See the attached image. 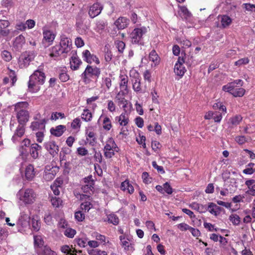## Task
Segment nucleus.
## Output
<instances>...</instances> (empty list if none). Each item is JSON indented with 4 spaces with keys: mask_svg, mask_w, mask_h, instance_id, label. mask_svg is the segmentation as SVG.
I'll use <instances>...</instances> for the list:
<instances>
[{
    "mask_svg": "<svg viewBox=\"0 0 255 255\" xmlns=\"http://www.w3.org/2000/svg\"><path fill=\"white\" fill-rule=\"evenodd\" d=\"M45 74L37 70L30 76L28 82V89L31 92H36L40 89V86L45 82Z\"/></svg>",
    "mask_w": 255,
    "mask_h": 255,
    "instance_id": "f257e3e1",
    "label": "nucleus"
},
{
    "mask_svg": "<svg viewBox=\"0 0 255 255\" xmlns=\"http://www.w3.org/2000/svg\"><path fill=\"white\" fill-rule=\"evenodd\" d=\"M28 103L26 102H19L15 106V110L17 111L16 118L19 125H25L28 121L29 114L27 111L24 109H20L21 108L28 107Z\"/></svg>",
    "mask_w": 255,
    "mask_h": 255,
    "instance_id": "f03ea898",
    "label": "nucleus"
},
{
    "mask_svg": "<svg viewBox=\"0 0 255 255\" xmlns=\"http://www.w3.org/2000/svg\"><path fill=\"white\" fill-rule=\"evenodd\" d=\"M101 73L100 69L96 67L88 65L81 77L85 84H87L91 81L93 77H99Z\"/></svg>",
    "mask_w": 255,
    "mask_h": 255,
    "instance_id": "7ed1b4c3",
    "label": "nucleus"
},
{
    "mask_svg": "<svg viewBox=\"0 0 255 255\" xmlns=\"http://www.w3.org/2000/svg\"><path fill=\"white\" fill-rule=\"evenodd\" d=\"M19 199L25 204H31L36 200L37 195L32 189L27 188L19 191Z\"/></svg>",
    "mask_w": 255,
    "mask_h": 255,
    "instance_id": "20e7f679",
    "label": "nucleus"
},
{
    "mask_svg": "<svg viewBox=\"0 0 255 255\" xmlns=\"http://www.w3.org/2000/svg\"><path fill=\"white\" fill-rule=\"evenodd\" d=\"M147 32L145 27L134 28L130 34L131 42L133 44H141L142 36Z\"/></svg>",
    "mask_w": 255,
    "mask_h": 255,
    "instance_id": "39448f33",
    "label": "nucleus"
},
{
    "mask_svg": "<svg viewBox=\"0 0 255 255\" xmlns=\"http://www.w3.org/2000/svg\"><path fill=\"white\" fill-rule=\"evenodd\" d=\"M119 238L121 245L125 250L129 252H133L135 244L133 239L131 237L120 236Z\"/></svg>",
    "mask_w": 255,
    "mask_h": 255,
    "instance_id": "423d86ee",
    "label": "nucleus"
},
{
    "mask_svg": "<svg viewBox=\"0 0 255 255\" xmlns=\"http://www.w3.org/2000/svg\"><path fill=\"white\" fill-rule=\"evenodd\" d=\"M35 57V55L30 52H25L21 54L18 59V64L20 68L27 67Z\"/></svg>",
    "mask_w": 255,
    "mask_h": 255,
    "instance_id": "0eeeda50",
    "label": "nucleus"
},
{
    "mask_svg": "<svg viewBox=\"0 0 255 255\" xmlns=\"http://www.w3.org/2000/svg\"><path fill=\"white\" fill-rule=\"evenodd\" d=\"M44 146L53 157L58 155L59 146L56 144L54 141L50 140L45 142Z\"/></svg>",
    "mask_w": 255,
    "mask_h": 255,
    "instance_id": "6e6552de",
    "label": "nucleus"
},
{
    "mask_svg": "<svg viewBox=\"0 0 255 255\" xmlns=\"http://www.w3.org/2000/svg\"><path fill=\"white\" fill-rule=\"evenodd\" d=\"M20 227H18L19 232L28 234L32 231H38L40 229L39 224H18Z\"/></svg>",
    "mask_w": 255,
    "mask_h": 255,
    "instance_id": "1a4fd4ad",
    "label": "nucleus"
},
{
    "mask_svg": "<svg viewBox=\"0 0 255 255\" xmlns=\"http://www.w3.org/2000/svg\"><path fill=\"white\" fill-rule=\"evenodd\" d=\"M59 45L60 46V48H62L65 53H67L71 50L72 48L71 40L65 35H62L61 37L60 44Z\"/></svg>",
    "mask_w": 255,
    "mask_h": 255,
    "instance_id": "9d476101",
    "label": "nucleus"
},
{
    "mask_svg": "<svg viewBox=\"0 0 255 255\" xmlns=\"http://www.w3.org/2000/svg\"><path fill=\"white\" fill-rule=\"evenodd\" d=\"M184 61L181 57H179L177 63L175 64L174 71L176 75L182 77L186 72L185 67L183 66Z\"/></svg>",
    "mask_w": 255,
    "mask_h": 255,
    "instance_id": "9b49d317",
    "label": "nucleus"
},
{
    "mask_svg": "<svg viewBox=\"0 0 255 255\" xmlns=\"http://www.w3.org/2000/svg\"><path fill=\"white\" fill-rule=\"evenodd\" d=\"M103 7L99 3H95L91 5L89 10V15L92 18L98 16L101 12Z\"/></svg>",
    "mask_w": 255,
    "mask_h": 255,
    "instance_id": "f8f14e48",
    "label": "nucleus"
},
{
    "mask_svg": "<svg viewBox=\"0 0 255 255\" xmlns=\"http://www.w3.org/2000/svg\"><path fill=\"white\" fill-rule=\"evenodd\" d=\"M82 54L84 60L87 63H92V62H95L97 64L100 63V61L96 56L92 54L88 50H85L83 52Z\"/></svg>",
    "mask_w": 255,
    "mask_h": 255,
    "instance_id": "ddd939ff",
    "label": "nucleus"
},
{
    "mask_svg": "<svg viewBox=\"0 0 255 255\" xmlns=\"http://www.w3.org/2000/svg\"><path fill=\"white\" fill-rule=\"evenodd\" d=\"M46 122L47 120L45 119H42L40 121L33 122L31 124L30 128L33 130H36L38 129L44 130L45 129Z\"/></svg>",
    "mask_w": 255,
    "mask_h": 255,
    "instance_id": "4468645a",
    "label": "nucleus"
},
{
    "mask_svg": "<svg viewBox=\"0 0 255 255\" xmlns=\"http://www.w3.org/2000/svg\"><path fill=\"white\" fill-rule=\"evenodd\" d=\"M25 42V37L21 34L16 37L13 43V47L17 51H20Z\"/></svg>",
    "mask_w": 255,
    "mask_h": 255,
    "instance_id": "2eb2a0df",
    "label": "nucleus"
},
{
    "mask_svg": "<svg viewBox=\"0 0 255 255\" xmlns=\"http://www.w3.org/2000/svg\"><path fill=\"white\" fill-rule=\"evenodd\" d=\"M19 222L20 223L26 222L27 223H37L38 221L35 219L34 218L32 219L30 217L28 213L22 212L21 214V216L19 218Z\"/></svg>",
    "mask_w": 255,
    "mask_h": 255,
    "instance_id": "dca6fc26",
    "label": "nucleus"
},
{
    "mask_svg": "<svg viewBox=\"0 0 255 255\" xmlns=\"http://www.w3.org/2000/svg\"><path fill=\"white\" fill-rule=\"evenodd\" d=\"M62 53H65V52L63 51L62 48H60V46L56 45L51 48L49 55L51 57H53L54 59H56V58L58 57Z\"/></svg>",
    "mask_w": 255,
    "mask_h": 255,
    "instance_id": "f3484780",
    "label": "nucleus"
},
{
    "mask_svg": "<svg viewBox=\"0 0 255 255\" xmlns=\"http://www.w3.org/2000/svg\"><path fill=\"white\" fill-rule=\"evenodd\" d=\"M42 147L37 143H33L30 145L29 153L34 159H36L38 157V151L41 149Z\"/></svg>",
    "mask_w": 255,
    "mask_h": 255,
    "instance_id": "a211bd4d",
    "label": "nucleus"
},
{
    "mask_svg": "<svg viewBox=\"0 0 255 255\" xmlns=\"http://www.w3.org/2000/svg\"><path fill=\"white\" fill-rule=\"evenodd\" d=\"M128 21L129 20L127 18L121 17L115 22V24L118 29H123L127 26Z\"/></svg>",
    "mask_w": 255,
    "mask_h": 255,
    "instance_id": "6ab92c4d",
    "label": "nucleus"
},
{
    "mask_svg": "<svg viewBox=\"0 0 255 255\" xmlns=\"http://www.w3.org/2000/svg\"><path fill=\"white\" fill-rule=\"evenodd\" d=\"M25 178L28 180H32L35 176L34 166L32 164H29L25 170Z\"/></svg>",
    "mask_w": 255,
    "mask_h": 255,
    "instance_id": "aec40b11",
    "label": "nucleus"
},
{
    "mask_svg": "<svg viewBox=\"0 0 255 255\" xmlns=\"http://www.w3.org/2000/svg\"><path fill=\"white\" fill-rule=\"evenodd\" d=\"M116 120H118L120 125L122 126H126L129 122L128 114L127 112H124L121 115L116 118Z\"/></svg>",
    "mask_w": 255,
    "mask_h": 255,
    "instance_id": "412c9836",
    "label": "nucleus"
},
{
    "mask_svg": "<svg viewBox=\"0 0 255 255\" xmlns=\"http://www.w3.org/2000/svg\"><path fill=\"white\" fill-rule=\"evenodd\" d=\"M25 132L24 125H19L17 127L16 130L12 137V140L15 142L17 139V137H21Z\"/></svg>",
    "mask_w": 255,
    "mask_h": 255,
    "instance_id": "4be33fe9",
    "label": "nucleus"
},
{
    "mask_svg": "<svg viewBox=\"0 0 255 255\" xmlns=\"http://www.w3.org/2000/svg\"><path fill=\"white\" fill-rule=\"evenodd\" d=\"M44 40L50 44L55 39V34L50 30H44L43 31Z\"/></svg>",
    "mask_w": 255,
    "mask_h": 255,
    "instance_id": "5701e85b",
    "label": "nucleus"
},
{
    "mask_svg": "<svg viewBox=\"0 0 255 255\" xmlns=\"http://www.w3.org/2000/svg\"><path fill=\"white\" fill-rule=\"evenodd\" d=\"M65 128L64 126L59 125L57 126L55 128H52L50 129V132L52 135L59 137L63 134Z\"/></svg>",
    "mask_w": 255,
    "mask_h": 255,
    "instance_id": "b1692460",
    "label": "nucleus"
},
{
    "mask_svg": "<svg viewBox=\"0 0 255 255\" xmlns=\"http://www.w3.org/2000/svg\"><path fill=\"white\" fill-rule=\"evenodd\" d=\"M70 66L74 70H77L82 63L81 60L77 56H73L70 60Z\"/></svg>",
    "mask_w": 255,
    "mask_h": 255,
    "instance_id": "393cba45",
    "label": "nucleus"
},
{
    "mask_svg": "<svg viewBox=\"0 0 255 255\" xmlns=\"http://www.w3.org/2000/svg\"><path fill=\"white\" fill-rule=\"evenodd\" d=\"M140 80L138 78L135 77L134 81L132 82V88L136 93H144L145 90H142L140 85Z\"/></svg>",
    "mask_w": 255,
    "mask_h": 255,
    "instance_id": "a878e982",
    "label": "nucleus"
},
{
    "mask_svg": "<svg viewBox=\"0 0 255 255\" xmlns=\"http://www.w3.org/2000/svg\"><path fill=\"white\" fill-rule=\"evenodd\" d=\"M118 148L115 142V141L112 138H110L108 141H107L106 144L104 147V150L108 151V150H112L113 149H115V151L116 148Z\"/></svg>",
    "mask_w": 255,
    "mask_h": 255,
    "instance_id": "bb28decb",
    "label": "nucleus"
},
{
    "mask_svg": "<svg viewBox=\"0 0 255 255\" xmlns=\"http://www.w3.org/2000/svg\"><path fill=\"white\" fill-rule=\"evenodd\" d=\"M62 228H63V230L61 232H63L64 235L68 238H72L76 234V231L74 229L71 228H65V226L63 225H62Z\"/></svg>",
    "mask_w": 255,
    "mask_h": 255,
    "instance_id": "cd10ccee",
    "label": "nucleus"
},
{
    "mask_svg": "<svg viewBox=\"0 0 255 255\" xmlns=\"http://www.w3.org/2000/svg\"><path fill=\"white\" fill-rule=\"evenodd\" d=\"M149 59L154 63L155 65H158L160 62V58L154 50H152L149 53Z\"/></svg>",
    "mask_w": 255,
    "mask_h": 255,
    "instance_id": "c85d7f7f",
    "label": "nucleus"
},
{
    "mask_svg": "<svg viewBox=\"0 0 255 255\" xmlns=\"http://www.w3.org/2000/svg\"><path fill=\"white\" fill-rule=\"evenodd\" d=\"M38 255H57L56 253L52 251L51 249L47 246H44L40 250L38 251Z\"/></svg>",
    "mask_w": 255,
    "mask_h": 255,
    "instance_id": "c756f323",
    "label": "nucleus"
},
{
    "mask_svg": "<svg viewBox=\"0 0 255 255\" xmlns=\"http://www.w3.org/2000/svg\"><path fill=\"white\" fill-rule=\"evenodd\" d=\"M231 18L227 15H223L221 16V22L222 26L223 28L228 27L232 23Z\"/></svg>",
    "mask_w": 255,
    "mask_h": 255,
    "instance_id": "7c9ffc66",
    "label": "nucleus"
},
{
    "mask_svg": "<svg viewBox=\"0 0 255 255\" xmlns=\"http://www.w3.org/2000/svg\"><path fill=\"white\" fill-rule=\"evenodd\" d=\"M34 243L35 248H38L41 250L44 247V241L40 236H34Z\"/></svg>",
    "mask_w": 255,
    "mask_h": 255,
    "instance_id": "2f4dec72",
    "label": "nucleus"
},
{
    "mask_svg": "<svg viewBox=\"0 0 255 255\" xmlns=\"http://www.w3.org/2000/svg\"><path fill=\"white\" fill-rule=\"evenodd\" d=\"M92 237L97 240L99 244H104L106 242V238L104 235H101L97 232H94L92 234Z\"/></svg>",
    "mask_w": 255,
    "mask_h": 255,
    "instance_id": "473e14b6",
    "label": "nucleus"
},
{
    "mask_svg": "<svg viewBox=\"0 0 255 255\" xmlns=\"http://www.w3.org/2000/svg\"><path fill=\"white\" fill-rule=\"evenodd\" d=\"M184 61V63H185L188 66H191L195 64V60L192 56L190 55H185V57H182Z\"/></svg>",
    "mask_w": 255,
    "mask_h": 255,
    "instance_id": "72a5a7b5",
    "label": "nucleus"
},
{
    "mask_svg": "<svg viewBox=\"0 0 255 255\" xmlns=\"http://www.w3.org/2000/svg\"><path fill=\"white\" fill-rule=\"evenodd\" d=\"M92 114L88 109H84L83 113L81 115V118L86 122H89L91 120Z\"/></svg>",
    "mask_w": 255,
    "mask_h": 255,
    "instance_id": "f704fd0d",
    "label": "nucleus"
},
{
    "mask_svg": "<svg viewBox=\"0 0 255 255\" xmlns=\"http://www.w3.org/2000/svg\"><path fill=\"white\" fill-rule=\"evenodd\" d=\"M179 8L180 11H179V13L181 16L184 18H187L190 16L191 13L185 6H179Z\"/></svg>",
    "mask_w": 255,
    "mask_h": 255,
    "instance_id": "c9c22d12",
    "label": "nucleus"
},
{
    "mask_svg": "<svg viewBox=\"0 0 255 255\" xmlns=\"http://www.w3.org/2000/svg\"><path fill=\"white\" fill-rule=\"evenodd\" d=\"M128 77H124L122 79L121 81L120 84V87L121 91L122 92H127L128 91Z\"/></svg>",
    "mask_w": 255,
    "mask_h": 255,
    "instance_id": "e433bc0d",
    "label": "nucleus"
},
{
    "mask_svg": "<svg viewBox=\"0 0 255 255\" xmlns=\"http://www.w3.org/2000/svg\"><path fill=\"white\" fill-rule=\"evenodd\" d=\"M71 151V149L68 147L62 148L60 155V162H62L63 160H66L65 155L70 154Z\"/></svg>",
    "mask_w": 255,
    "mask_h": 255,
    "instance_id": "4c0bfd02",
    "label": "nucleus"
},
{
    "mask_svg": "<svg viewBox=\"0 0 255 255\" xmlns=\"http://www.w3.org/2000/svg\"><path fill=\"white\" fill-rule=\"evenodd\" d=\"M245 92L246 90L244 88H236L235 90L233 91L232 95L235 97H241L244 95Z\"/></svg>",
    "mask_w": 255,
    "mask_h": 255,
    "instance_id": "58836bf2",
    "label": "nucleus"
},
{
    "mask_svg": "<svg viewBox=\"0 0 255 255\" xmlns=\"http://www.w3.org/2000/svg\"><path fill=\"white\" fill-rule=\"evenodd\" d=\"M220 243V247L221 248V252L222 253H225L226 252V249L228 246H226L227 244V240L222 236H221V237L219 241Z\"/></svg>",
    "mask_w": 255,
    "mask_h": 255,
    "instance_id": "ea45409f",
    "label": "nucleus"
},
{
    "mask_svg": "<svg viewBox=\"0 0 255 255\" xmlns=\"http://www.w3.org/2000/svg\"><path fill=\"white\" fill-rule=\"evenodd\" d=\"M245 184L252 191L253 195L255 194V180L254 179L247 180Z\"/></svg>",
    "mask_w": 255,
    "mask_h": 255,
    "instance_id": "a19ab883",
    "label": "nucleus"
},
{
    "mask_svg": "<svg viewBox=\"0 0 255 255\" xmlns=\"http://www.w3.org/2000/svg\"><path fill=\"white\" fill-rule=\"evenodd\" d=\"M112 128V124L109 118L106 117L103 121V128L109 130Z\"/></svg>",
    "mask_w": 255,
    "mask_h": 255,
    "instance_id": "79ce46f5",
    "label": "nucleus"
},
{
    "mask_svg": "<svg viewBox=\"0 0 255 255\" xmlns=\"http://www.w3.org/2000/svg\"><path fill=\"white\" fill-rule=\"evenodd\" d=\"M219 208V207L217 206L216 204L213 203H211L208 206L207 210H208L211 213L214 214L215 215H216L217 214V210Z\"/></svg>",
    "mask_w": 255,
    "mask_h": 255,
    "instance_id": "37998d69",
    "label": "nucleus"
},
{
    "mask_svg": "<svg viewBox=\"0 0 255 255\" xmlns=\"http://www.w3.org/2000/svg\"><path fill=\"white\" fill-rule=\"evenodd\" d=\"M92 206V204L90 202H85L80 205L81 210L85 212H88Z\"/></svg>",
    "mask_w": 255,
    "mask_h": 255,
    "instance_id": "c03bdc74",
    "label": "nucleus"
},
{
    "mask_svg": "<svg viewBox=\"0 0 255 255\" xmlns=\"http://www.w3.org/2000/svg\"><path fill=\"white\" fill-rule=\"evenodd\" d=\"M242 120V117L240 115H236V116L231 118L230 121L233 125L237 126L239 124Z\"/></svg>",
    "mask_w": 255,
    "mask_h": 255,
    "instance_id": "a18cd8bd",
    "label": "nucleus"
},
{
    "mask_svg": "<svg viewBox=\"0 0 255 255\" xmlns=\"http://www.w3.org/2000/svg\"><path fill=\"white\" fill-rule=\"evenodd\" d=\"M222 255H237V252L231 246H228L225 253H222Z\"/></svg>",
    "mask_w": 255,
    "mask_h": 255,
    "instance_id": "49530a36",
    "label": "nucleus"
},
{
    "mask_svg": "<svg viewBox=\"0 0 255 255\" xmlns=\"http://www.w3.org/2000/svg\"><path fill=\"white\" fill-rule=\"evenodd\" d=\"M59 78L60 80L63 82H66L69 79V75L64 70H62L59 73Z\"/></svg>",
    "mask_w": 255,
    "mask_h": 255,
    "instance_id": "de8ad7c7",
    "label": "nucleus"
},
{
    "mask_svg": "<svg viewBox=\"0 0 255 255\" xmlns=\"http://www.w3.org/2000/svg\"><path fill=\"white\" fill-rule=\"evenodd\" d=\"M108 221L109 223H118L119 218L115 214H110L107 216Z\"/></svg>",
    "mask_w": 255,
    "mask_h": 255,
    "instance_id": "09e8293b",
    "label": "nucleus"
},
{
    "mask_svg": "<svg viewBox=\"0 0 255 255\" xmlns=\"http://www.w3.org/2000/svg\"><path fill=\"white\" fill-rule=\"evenodd\" d=\"M102 85H105L107 89L109 90L112 86V80L110 77H105L103 78V84Z\"/></svg>",
    "mask_w": 255,
    "mask_h": 255,
    "instance_id": "8fccbe9b",
    "label": "nucleus"
},
{
    "mask_svg": "<svg viewBox=\"0 0 255 255\" xmlns=\"http://www.w3.org/2000/svg\"><path fill=\"white\" fill-rule=\"evenodd\" d=\"M1 56L2 58L5 61L7 62L10 61L12 58L11 53L6 50H4L3 51H2Z\"/></svg>",
    "mask_w": 255,
    "mask_h": 255,
    "instance_id": "3c124183",
    "label": "nucleus"
},
{
    "mask_svg": "<svg viewBox=\"0 0 255 255\" xmlns=\"http://www.w3.org/2000/svg\"><path fill=\"white\" fill-rule=\"evenodd\" d=\"M82 189L84 193L91 194L90 192H93L94 187L91 185H84L82 186Z\"/></svg>",
    "mask_w": 255,
    "mask_h": 255,
    "instance_id": "603ef678",
    "label": "nucleus"
},
{
    "mask_svg": "<svg viewBox=\"0 0 255 255\" xmlns=\"http://www.w3.org/2000/svg\"><path fill=\"white\" fill-rule=\"evenodd\" d=\"M163 192L168 194H171L173 192L172 188L168 182L163 184Z\"/></svg>",
    "mask_w": 255,
    "mask_h": 255,
    "instance_id": "864d4df0",
    "label": "nucleus"
},
{
    "mask_svg": "<svg viewBox=\"0 0 255 255\" xmlns=\"http://www.w3.org/2000/svg\"><path fill=\"white\" fill-rule=\"evenodd\" d=\"M116 45L118 51L121 53L123 52L125 47V43L122 41H117Z\"/></svg>",
    "mask_w": 255,
    "mask_h": 255,
    "instance_id": "5fc2aeb1",
    "label": "nucleus"
},
{
    "mask_svg": "<svg viewBox=\"0 0 255 255\" xmlns=\"http://www.w3.org/2000/svg\"><path fill=\"white\" fill-rule=\"evenodd\" d=\"M119 105L120 106H122V108L124 111V112H127V108H128V101L125 99L124 98H122L120 99L119 102Z\"/></svg>",
    "mask_w": 255,
    "mask_h": 255,
    "instance_id": "6e6d98bb",
    "label": "nucleus"
},
{
    "mask_svg": "<svg viewBox=\"0 0 255 255\" xmlns=\"http://www.w3.org/2000/svg\"><path fill=\"white\" fill-rule=\"evenodd\" d=\"M75 218L77 221L82 222L85 218V215L81 211H77L75 213Z\"/></svg>",
    "mask_w": 255,
    "mask_h": 255,
    "instance_id": "4d7b16f0",
    "label": "nucleus"
},
{
    "mask_svg": "<svg viewBox=\"0 0 255 255\" xmlns=\"http://www.w3.org/2000/svg\"><path fill=\"white\" fill-rule=\"evenodd\" d=\"M230 220L232 223H240V217L237 214H232L230 216Z\"/></svg>",
    "mask_w": 255,
    "mask_h": 255,
    "instance_id": "13d9d810",
    "label": "nucleus"
},
{
    "mask_svg": "<svg viewBox=\"0 0 255 255\" xmlns=\"http://www.w3.org/2000/svg\"><path fill=\"white\" fill-rule=\"evenodd\" d=\"M81 126V122L79 118H76L75 119L72 124H71V127L73 128L76 129L77 128H79Z\"/></svg>",
    "mask_w": 255,
    "mask_h": 255,
    "instance_id": "bf43d9fd",
    "label": "nucleus"
},
{
    "mask_svg": "<svg viewBox=\"0 0 255 255\" xmlns=\"http://www.w3.org/2000/svg\"><path fill=\"white\" fill-rule=\"evenodd\" d=\"M116 105L114 102L112 100H109L108 101V109L111 112H114L116 111Z\"/></svg>",
    "mask_w": 255,
    "mask_h": 255,
    "instance_id": "052dcab7",
    "label": "nucleus"
},
{
    "mask_svg": "<svg viewBox=\"0 0 255 255\" xmlns=\"http://www.w3.org/2000/svg\"><path fill=\"white\" fill-rule=\"evenodd\" d=\"M249 62V59L248 58H244L239 59L235 62L236 66H241L242 65L247 64Z\"/></svg>",
    "mask_w": 255,
    "mask_h": 255,
    "instance_id": "680f3d73",
    "label": "nucleus"
},
{
    "mask_svg": "<svg viewBox=\"0 0 255 255\" xmlns=\"http://www.w3.org/2000/svg\"><path fill=\"white\" fill-rule=\"evenodd\" d=\"M10 25V22L7 20L0 19V29H5Z\"/></svg>",
    "mask_w": 255,
    "mask_h": 255,
    "instance_id": "e2e57ef3",
    "label": "nucleus"
},
{
    "mask_svg": "<svg viewBox=\"0 0 255 255\" xmlns=\"http://www.w3.org/2000/svg\"><path fill=\"white\" fill-rule=\"evenodd\" d=\"M62 201L59 198H52L51 199V203L52 205L55 207H58L61 204Z\"/></svg>",
    "mask_w": 255,
    "mask_h": 255,
    "instance_id": "0e129e2a",
    "label": "nucleus"
},
{
    "mask_svg": "<svg viewBox=\"0 0 255 255\" xmlns=\"http://www.w3.org/2000/svg\"><path fill=\"white\" fill-rule=\"evenodd\" d=\"M77 153L80 155L85 156L88 154V151L85 148L79 147L77 148Z\"/></svg>",
    "mask_w": 255,
    "mask_h": 255,
    "instance_id": "69168bd1",
    "label": "nucleus"
},
{
    "mask_svg": "<svg viewBox=\"0 0 255 255\" xmlns=\"http://www.w3.org/2000/svg\"><path fill=\"white\" fill-rule=\"evenodd\" d=\"M61 251L64 253L68 254V255H76L75 254H71V250L68 246H64L61 248Z\"/></svg>",
    "mask_w": 255,
    "mask_h": 255,
    "instance_id": "338daca9",
    "label": "nucleus"
},
{
    "mask_svg": "<svg viewBox=\"0 0 255 255\" xmlns=\"http://www.w3.org/2000/svg\"><path fill=\"white\" fill-rule=\"evenodd\" d=\"M205 253L207 255H218L215 250L210 248H206Z\"/></svg>",
    "mask_w": 255,
    "mask_h": 255,
    "instance_id": "774afa93",
    "label": "nucleus"
}]
</instances>
